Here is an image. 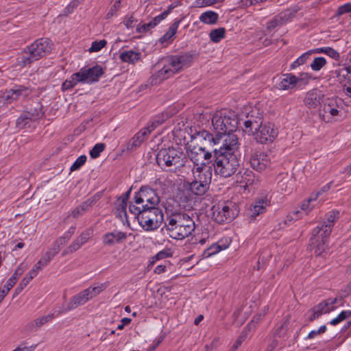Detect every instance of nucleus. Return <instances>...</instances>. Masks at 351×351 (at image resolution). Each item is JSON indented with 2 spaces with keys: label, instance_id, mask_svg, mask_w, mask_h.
I'll return each mask as SVG.
<instances>
[{
  "label": "nucleus",
  "instance_id": "f257e3e1",
  "mask_svg": "<svg viewBox=\"0 0 351 351\" xmlns=\"http://www.w3.org/2000/svg\"><path fill=\"white\" fill-rule=\"evenodd\" d=\"M106 288L105 284H100L95 287H90L72 297L66 306H62L60 310L55 311L53 313L37 318L28 323L26 326V330L28 332L37 330L42 326L52 320L55 317H58L62 313H65L77 308L79 306L84 304L91 298L99 295Z\"/></svg>",
  "mask_w": 351,
  "mask_h": 351
},
{
  "label": "nucleus",
  "instance_id": "f03ea898",
  "mask_svg": "<svg viewBox=\"0 0 351 351\" xmlns=\"http://www.w3.org/2000/svg\"><path fill=\"white\" fill-rule=\"evenodd\" d=\"M339 217V212L332 210L326 214L321 226L315 228L310 239V245L315 250L317 256H324L326 254V242L331 234L335 223Z\"/></svg>",
  "mask_w": 351,
  "mask_h": 351
},
{
  "label": "nucleus",
  "instance_id": "7ed1b4c3",
  "mask_svg": "<svg viewBox=\"0 0 351 351\" xmlns=\"http://www.w3.org/2000/svg\"><path fill=\"white\" fill-rule=\"evenodd\" d=\"M254 114L255 112L252 110L246 115L243 121V130L254 135L255 139L262 144L273 142L278 135L276 129L271 123L263 125L262 118Z\"/></svg>",
  "mask_w": 351,
  "mask_h": 351
},
{
  "label": "nucleus",
  "instance_id": "20e7f679",
  "mask_svg": "<svg viewBox=\"0 0 351 351\" xmlns=\"http://www.w3.org/2000/svg\"><path fill=\"white\" fill-rule=\"evenodd\" d=\"M195 230V223L189 215L177 213L167 219L166 230L170 237L182 240L189 237Z\"/></svg>",
  "mask_w": 351,
  "mask_h": 351
},
{
  "label": "nucleus",
  "instance_id": "39448f33",
  "mask_svg": "<svg viewBox=\"0 0 351 351\" xmlns=\"http://www.w3.org/2000/svg\"><path fill=\"white\" fill-rule=\"evenodd\" d=\"M52 43L48 38H39L25 47L17 58V65L21 68L29 66L51 52Z\"/></svg>",
  "mask_w": 351,
  "mask_h": 351
},
{
  "label": "nucleus",
  "instance_id": "423d86ee",
  "mask_svg": "<svg viewBox=\"0 0 351 351\" xmlns=\"http://www.w3.org/2000/svg\"><path fill=\"white\" fill-rule=\"evenodd\" d=\"M242 117H238L234 112L229 110H223L215 113L212 118L213 128L219 138L223 134L233 132L237 128H243Z\"/></svg>",
  "mask_w": 351,
  "mask_h": 351
},
{
  "label": "nucleus",
  "instance_id": "0eeeda50",
  "mask_svg": "<svg viewBox=\"0 0 351 351\" xmlns=\"http://www.w3.org/2000/svg\"><path fill=\"white\" fill-rule=\"evenodd\" d=\"M146 206L130 205L129 210L137 216L138 223L144 230L152 231L160 226L163 214L158 208H145Z\"/></svg>",
  "mask_w": 351,
  "mask_h": 351
},
{
  "label": "nucleus",
  "instance_id": "6e6552de",
  "mask_svg": "<svg viewBox=\"0 0 351 351\" xmlns=\"http://www.w3.org/2000/svg\"><path fill=\"white\" fill-rule=\"evenodd\" d=\"M206 145H200L199 143H188L186 145V152L188 156L194 164L193 169V173H199L203 167L208 164L212 157V152L214 149L205 147Z\"/></svg>",
  "mask_w": 351,
  "mask_h": 351
},
{
  "label": "nucleus",
  "instance_id": "1a4fd4ad",
  "mask_svg": "<svg viewBox=\"0 0 351 351\" xmlns=\"http://www.w3.org/2000/svg\"><path fill=\"white\" fill-rule=\"evenodd\" d=\"M184 154L180 149L169 147L160 149L156 156V162L162 168L174 167L171 170L176 171L184 166Z\"/></svg>",
  "mask_w": 351,
  "mask_h": 351
},
{
  "label": "nucleus",
  "instance_id": "9d476101",
  "mask_svg": "<svg viewBox=\"0 0 351 351\" xmlns=\"http://www.w3.org/2000/svg\"><path fill=\"white\" fill-rule=\"evenodd\" d=\"M342 101L337 97L326 98L319 109V117L326 123L337 121L343 117Z\"/></svg>",
  "mask_w": 351,
  "mask_h": 351
},
{
  "label": "nucleus",
  "instance_id": "9b49d317",
  "mask_svg": "<svg viewBox=\"0 0 351 351\" xmlns=\"http://www.w3.org/2000/svg\"><path fill=\"white\" fill-rule=\"evenodd\" d=\"M213 216L219 223L231 221L238 215L237 207L232 202H222L212 207Z\"/></svg>",
  "mask_w": 351,
  "mask_h": 351
},
{
  "label": "nucleus",
  "instance_id": "f8f14e48",
  "mask_svg": "<svg viewBox=\"0 0 351 351\" xmlns=\"http://www.w3.org/2000/svg\"><path fill=\"white\" fill-rule=\"evenodd\" d=\"M215 157L214 168L216 174L232 176L236 173L239 165L235 155L215 156Z\"/></svg>",
  "mask_w": 351,
  "mask_h": 351
},
{
  "label": "nucleus",
  "instance_id": "ddd939ff",
  "mask_svg": "<svg viewBox=\"0 0 351 351\" xmlns=\"http://www.w3.org/2000/svg\"><path fill=\"white\" fill-rule=\"evenodd\" d=\"M223 139L221 145L219 149L215 148L213 152L215 156H232L234 155L236 151L239 147V139L236 134L229 132L223 134L220 140Z\"/></svg>",
  "mask_w": 351,
  "mask_h": 351
},
{
  "label": "nucleus",
  "instance_id": "4468645a",
  "mask_svg": "<svg viewBox=\"0 0 351 351\" xmlns=\"http://www.w3.org/2000/svg\"><path fill=\"white\" fill-rule=\"evenodd\" d=\"M159 202L158 197L156 195L154 191L151 189H141L139 192L134 197V204L130 205L145 206V208L152 209L157 208L156 206Z\"/></svg>",
  "mask_w": 351,
  "mask_h": 351
},
{
  "label": "nucleus",
  "instance_id": "2eb2a0df",
  "mask_svg": "<svg viewBox=\"0 0 351 351\" xmlns=\"http://www.w3.org/2000/svg\"><path fill=\"white\" fill-rule=\"evenodd\" d=\"M193 61V56L189 53H184L181 56L167 57L161 60V63L165 64L171 70L173 75L180 71L184 66H188Z\"/></svg>",
  "mask_w": 351,
  "mask_h": 351
},
{
  "label": "nucleus",
  "instance_id": "dca6fc26",
  "mask_svg": "<svg viewBox=\"0 0 351 351\" xmlns=\"http://www.w3.org/2000/svg\"><path fill=\"white\" fill-rule=\"evenodd\" d=\"M30 93L28 88L17 85L13 88L5 90L0 95V106L11 104L18 99L20 97H26Z\"/></svg>",
  "mask_w": 351,
  "mask_h": 351
},
{
  "label": "nucleus",
  "instance_id": "f3484780",
  "mask_svg": "<svg viewBox=\"0 0 351 351\" xmlns=\"http://www.w3.org/2000/svg\"><path fill=\"white\" fill-rule=\"evenodd\" d=\"M82 83L92 84L99 80L104 71L100 66H95L91 68L83 67L79 71Z\"/></svg>",
  "mask_w": 351,
  "mask_h": 351
},
{
  "label": "nucleus",
  "instance_id": "a211bd4d",
  "mask_svg": "<svg viewBox=\"0 0 351 351\" xmlns=\"http://www.w3.org/2000/svg\"><path fill=\"white\" fill-rule=\"evenodd\" d=\"M220 142L219 137L216 134L213 137V134L206 130L198 132L195 136H193L190 143H199L200 145H206L205 147L214 149L213 147L219 144Z\"/></svg>",
  "mask_w": 351,
  "mask_h": 351
},
{
  "label": "nucleus",
  "instance_id": "6ab92c4d",
  "mask_svg": "<svg viewBox=\"0 0 351 351\" xmlns=\"http://www.w3.org/2000/svg\"><path fill=\"white\" fill-rule=\"evenodd\" d=\"M331 77L336 82L342 85L343 90L345 84H348L351 82V66H346L345 65L340 66L335 70L331 71Z\"/></svg>",
  "mask_w": 351,
  "mask_h": 351
},
{
  "label": "nucleus",
  "instance_id": "aec40b11",
  "mask_svg": "<svg viewBox=\"0 0 351 351\" xmlns=\"http://www.w3.org/2000/svg\"><path fill=\"white\" fill-rule=\"evenodd\" d=\"M324 95L322 90L317 88L312 89L306 93L304 102L308 108H315L324 101Z\"/></svg>",
  "mask_w": 351,
  "mask_h": 351
},
{
  "label": "nucleus",
  "instance_id": "412c9836",
  "mask_svg": "<svg viewBox=\"0 0 351 351\" xmlns=\"http://www.w3.org/2000/svg\"><path fill=\"white\" fill-rule=\"evenodd\" d=\"M211 182V177H199V180H196L189 183V189L192 193L197 195L204 194L209 189Z\"/></svg>",
  "mask_w": 351,
  "mask_h": 351
},
{
  "label": "nucleus",
  "instance_id": "4be33fe9",
  "mask_svg": "<svg viewBox=\"0 0 351 351\" xmlns=\"http://www.w3.org/2000/svg\"><path fill=\"white\" fill-rule=\"evenodd\" d=\"M159 70L151 77V83L157 84L173 75L171 70L165 64L161 63V60L156 64Z\"/></svg>",
  "mask_w": 351,
  "mask_h": 351
},
{
  "label": "nucleus",
  "instance_id": "5701e85b",
  "mask_svg": "<svg viewBox=\"0 0 351 351\" xmlns=\"http://www.w3.org/2000/svg\"><path fill=\"white\" fill-rule=\"evenodd\" d=\"M127 234L123 232L114 230L105 234L103 237V243L106 245H113L115 243H121L127 239Z\"/></svg>",
  "mask_w": 351,
  "mask_h": 351
},
{
  "label": "nucleus",
  "instance_id": "b1692460",
  "mask_svg": "<svg viewBox=\"0 0 351 351\" xmlns=\"http://www.w3.org/2000/svg\"><path fill=\"white\" fill-rule=\"evenodd\" d=\"M149 134V128H143L141 131L136 133L128 142L127 149L128 150H133L145 141V139Z\"/></svg>",
  "mask_w": 351,
  "mask_h": 351
},
{
  "label": "nucleus",
  "instance_id": "393cba45",
  "mask_svg": "<svg viewBox=\"0 0 351 351\" xmlns=\"http://www.w3.org/2000/svg\"><path fill=\"white\" fill-rule=\"evenodd\" d=\"M291 12L289 11H285L280 13L276 16L273 19L268 21L267 23V28L272 31L278 26L282 25L287 22L290 18Z\"/></svg>",
  "mask_w": 351,
  "mask_h": 351
},
{
  "label": "nucleus",
  "instance_id": "a878e982",
  "mask_svg": "<svg viewBox=\"0 0 351 351\" xmlns=\"http://www.w3.org/2000/svg\"><path fill=\"white\" fill-rule=\"evenodd\" d=\"M132 189L130 188L125 193L119 197L114 203L115 208L119 212V216L121 217L122 215L126 216L127 204L129 197L131 193Z\"/></svg>",
  "mask_w": 351,
  "mask_h": 351
},
{
  "label": "nucleus",
  "instance_id": "bb28decb",
  "mask_svg": "<svg viewBox=\"0 0 351 351\" xmlns=\"http://www.w3.org/2000/svg\"><path fill=\"white\" fill-rule=\"evenodd\" d=\"M120 60L125 63L135 64L141 59V53L134 50L123 51L119 54Z\"/></svg>",
  "mask_w": 351,
  "mask_h": 351
},
{
  "label": "nucleus",
  "instance_id": "cd10ccee",
  "mask_svg": "<svg viewBox=\"0 0 351 351\" xmlns=\"http://www.w3.org/2000/svg\"><path fill=\"white\" fill-rule=\"evenodd\" d=\"M283 78L277 84L276 87L279 90H288L295 86L298 82V77L288 73L283 75Z\"/></svg>",
  "mask_w": 351,
  "mask_h": 351
},
{
  "label": "nucleus",
  "instance_id": "c85d7f7f",
  "mask_svg": "<svg viewBox=\"0 0 351 351\" xmlns=\"http://www.w3.org/2000/svg\"><path fill=\"white\" fill-rule=\"evenodd\" d=\"M264 156L262 154H255L252 156L250 165L252 168L257 173H263L267 167V161L263 159Z\"/></svg>",
  "mask_w": 351,
  "mask_h": 351
},
{
  "label": "nucleus",
  "instance_id": "c756f323",
  "mask_svg": "<svg viewBox=\"0 0 351 351\" xmlns=\"http://www.w3.org/2000/svg\"><path fill=\"white\" fill-rule=\"evenodd\" d=\"M269 205V201L266 199L261 198L256 200L253 207L250 209V217L256 218L258 215L264 213Z\"/></svg>",
  "mask_w": 351,
  "mask_h": 351
},
{
  "label": "nucleus",
  "instance_id": "7c9ffc66",
  "mask_svg": "<svg viewBox=\"0 0 351 351\" xmlns=\"http://www.w3.org/2000/svg\"><path fill=\"white\" fill-rule=\"evenodd\" d=\"M199 21L205 24L214 25L219 20V14L214 11H206L203 12L199 18Z\"/></svg>",
  "mask_w": 351,
  "mask_h": 351
},
{
  "label": "nucleus",
  "instance_id": "2f4dec72",
  "mask_svg": "<svg viewBox=\"0 0 351 351\" xmlns=\"http://www.w3.org/2000/svg\"><path fill=\"white\" fill-rule=\"evenodd\" d=\"M66 245L65 240L62 239H57L44 254L48 259L51 260L61 250L62 246Z\"/></svg>",
  "mask_w": 351,
  "mask_h": 351
},
{
  "label": "nucleus",
  "instance_id": "473e14b6",
  "mask_svg": "<svg viewBox=\"0 0 351 351\" xmlns=\"http://www.w3.org/2000/svg\"><path fill=\"white\" fill-rule=\"evenodd\" d=\"M77 83H82V78L78 72L73 73L69 79L62 84V90L65 91L73 88Z\"/></svg>",
  "mask_w": 351,
  "mask_h": 351
},
{
  "label": "nucleus",
  "instance_id": "72a5a7b5",
  "mask_svg": "<svg viewBox=\"0 0 351 351\" xmlns=\"http://www.w3.org/2000/svg\"><path fill=\"white\" fill-rule=\"evenodd\" d=\"M240 180H237L234 187L239 193L245 194L246 191L248 192L250 191V187L252 185L254 180L244 177H240Z\"/></svg>",
  "mask_w": 351,
  "mask_h": 351
},
{
  "label": "nucleus",
  "instance_id": "f704fd0d",
  "mask_svg": "<svg viewBox=\"0 0 351 351\" xmlns=\"http://www.w3.org/2000/svg\"><path fill=\"white\" fill-rule=\"evenodd\" d=\"M180 21V20H176L173 22V23L169 28L168 31L160 38V41L161 43H166L173 37L177 32Z\"/></svg>",
  "mask_w": 351,
  "mask_h": 351
},
{
  "label": "nucleus",
  "instance_id": "c9c22d12",
  "mask_svg": "<svg viewBox=\"0 0 351 351\" xmlns=\"http://www.w3.org/2000/svg\"><path fill=\"white\" fill-rule=\"evenodd\" d=\"M337 300L338 299L337 298H328L321 302L319 303V304L321 306L324 313L326 314L334 311L336 308L335 304L337 303Z\"/></svg>",
  "mask_w": 351,
  "mask_h": 351
},
{
  "label": "nucleus",
  "instance_id": "e433bc0d",
  "mask_svg": "<svg viewBox=\"0 0 351 351\" xmlns=\"http://www.w3.org/2000/svg\"><path fill=\"white\" fill-rule=\"evenodd\" d=\"M226 29L224 27H219L210 31L209 36L213 43H219L221 39L225 37Z\"/></svg>",
  "mask_w": 351,
  "mask_h": 351
},
{
  "label": "nucleus",
  "instance_id": "4c0bfd02",
  "mask_svg": "<svg viewBox=\"0 0 351 351\" xmlns=\"http://www.w3.org/2000/svg\"><path fill=\"white\" fill-rule=\"evenodd\" d=\"M323 314L325 313H324L321 306L318 304L308 311L307 315H308V321L313 322L319 318Z\"/></svg>",
  "mask_w": 351,
  "mask_h": 351
},
{
  "label": "nucleus",
  "instance_id": "58836bf2",
  "mask_svg": "<svg viewBox=\"0 0 351 351\" xmlns=\"http://www.w3.org/2000/svg\"><path fill=\"white\" fill-rule=\"evenodd\" d=\"M319 193L316 194L314 197H310L306 201L303 202L301 204L300 208L301 210L307 215L314 207L315 205L313 204V202L317 200Z\"/></svg>",
  "mask_w": 351,
  "mask_h": 351
},
{
  "label": "nucleus",
  "instance_id": "ea45409f",
  "mask_svg": "<svg viewBox=\"0 0 351 351\" xmlns=\"http://www.w3.org/2000/svg\"><path fill=\"white\" fill-rule=\"evenodd\" d=\"M326 64V60L324 57H316L311 64V68L314 71H320Z\"/></svg>",
  "mask_w": 351,
  "mask_h": 351
},
{
  "label": "nucleus",
  "instance_id": "a19ab883",
  "mask_svg": "<svg viewBox=\"0 0 351 351\" xmlns=\"http://www.w3.org/2000/svg\"><path fill=\"white\" fill-rule=\"evenodd\" d=\"M351 316V311H343L335 318L332 319L330 324L336 326Z\"/></svg>",
  "mask_w": 351,
  "mask_h": 351
},
{
  "label": "nucleus",
  "instance_id": "79ce46f5",
  "mask_svg": "<svg viewBox=\"0 0 351 351\" xmlns=\"http://www.w3.org/2000/svg\"><path fill=\"white\" fill-rule=\"evenodd\" d=\"M311 55V53L310 50L304 53L302 55H301L296 60H295L291 64V68L295 69V68L298 67L299 66L304 64V63H306V62L309 58Z\"/></svg>",
  "mask_w": 351,
  "mask_h": 351
},
{
  "label": "nucleus",
  "instance_id": "37998d69",
  "mask_svg": "<svg viewBox=\"0 0 351 351\" xmlns=\"http://www.w3.org/2000/svg\"><path fill=\"white\" fill-rule=\"evenodd\" d=\"M226 247L223 248L219 245L215 243L213 244L210 247L207 248L203 254L204 257L208 258L213 255L216 254L219 252H220L221 250L225 249Z\"/></svg>",
  "mask_w": 351,
  "mask_h": 351
},
{
  "label": "nucleus",
  "instance_id": "c03bdc74",
  "mask_svg": "<svg viewBox=\"0 0 351 351\" xmlns=\"http://www.w3.org/2000/svg\"><path fill=\"white\" fill-rule=\"evenodd\" d=\"M27 116H29L28 114H25L23 112L16 120V126L21 129L26 126L27 124L29 123V121H32L31 119H34L35 117H28Z\"/></svg>",
  "mask_w": 351,
  "mask_h": 351
},
{
  "label": "nucleus",
  "instance_id": "a18cd8bd",
  "mask_svg": "<svg viewBox=\"0 0 351 351\" xmlns=\"http://www.w3.org/2000/svg\"><path fill=\"white\" fill-rule=\"evenodd\" d=\"M106 147L104 143H100L96 144L92 149L90 151V156L92 158H97L99 156L101 152H102Z\"/></svg>",
  "mask_w": 351,
  "mask_h": 351
},
{
  "label": "nucleus",
  "instance_id": "49530a36",
  "mask_svg": "<svg viewBox=\"0 0 351 351\" xmlns=\"http://www.w3.org/2000/svg\"><path fill=\"white\" fill-rule=\"evenodd\" d=\"M87 159L86 156L82 155L78 157L74 163L70 167V171H73L77 169H79L82 165H84Z\"/></svg>",
  "mask_w": 351,
  "mask_h": 351
},
{
  "label": "nucleus",
  "instance_id": "de8ad7c7",
  "mask_svg": "<svg viewBox=\"0 0 351 351\" xmlns=\"http://www.w3.org/2000/svg\"><path fill=\"white\" fill-rule=\"evenodd\" d=\"M83 243H81L80 241L77 238L62 253L65 255L69 253H72L77 250L81 247Z\"/></svg>",
  "mask_w": 351,
  "mask_h": 351
},
{
  "label": "nucleus",
  "instance_id": "09e8293b",
  "mask_svg": "<svg viewBox=\"0 0 351 351\" xmlns=\"http://www.w3.org/2000/svg\"><path fill=\"white\" fill-rule=\"evenodd\" d=\"M107 44L106 40H101L99 41H94L92 43L90 48L89 49L90 52H96L100 51Z\"/></svg>",
  "mask_w": 351,
  "mask_h": 351
},
{
  "label": "nucleus",
  "instance_id": "8fccbe9b",
  "mask_svg": "<svg viewBox=\"0 0 351 351\" xmlns=\"http://www.w3.org/2000/svg\"><path fill=\"white\" fill-rule=\"evenodd\" d=\"M222 1L223 0H196L195 2V6L197 8L210 6Z\"/></svg>",
  "mask_w": 351,
  "mask_h": 351
},
{
  "label": "nucleus",
  "instance_id": "3c124183",
  "mask_svg": "<svg viewBox=\"0 0 351 351\" xmlns=\"http://www.w3.org/2000/svg\"><path fill=\"white\" fill-rule=\"evenodd\" d=\"M15 284L16 277H10L1 291L6 295Z\"/></svg>",
  "mask_w": 351,
  "mask_h": 351
},
{
  "label": "nucleus",
  "instance_id": "603ef678",
  "mask_svg": "<svg viewBox=\"0 0 351 351\" xmlns=\"http://www.w3.org/2000/svg\"><path fill=\"white\" fill-rule=\"evenodd\" d=\"M165 121L164 116L162 115V118H155L154 120L149 123L145 128H149V134L152 131H153L155 128H156L158 126L161 125Z\"/></svg>",
  "mask_w": 351,
  "mask_h": 351
},
{
  "label": "nucleus",
  "instance_id": "864d4df0",
  "mask_svg": "<svg viewBox=\"0 0 351 351\" xmlns=\"http://www.w3.org/2000/svg\"><path fill=\"white\" fill-rule=\"evenodd\" d=\"M326 330V326H320L317 330H314L311 331L307 337V339H314L317 335L324 333Z\"/></svg>",
  "mask_w": 351,
  "mask_h": 351
},
{
  "label": "nucleus",
  "instance_id": "5fc2aeb1",
  "mask_svg": "<svg viewBox=\"0 0 351 351\" xmlns=\"http://www.w3.org/2000/svg\"><path fill=\"white\" fill-rule=\"evenodd\" d=\"M25 113L29 114V116H27L28 117H35L34 119H31V121H36L42 117L43 115V112L41 111L40 109L38 110L37 109H35L34 111L30 110L29 111L25 112Z\"/></svg>",
  "mask_w": 351,
  "mask_h": 351
},
{
  "label": "nucleus",
  "instance_id": "6e6d98bb",
  "mask_svg": "<svg viewBox=\"0 0 351 351\" xmlns=\"http://www.w3.org/2000/svg\"><path fill=\"white\" fill-rule=\"evenodd\" d=\"M351 12V3H346L337 10V15H343L346 13Z\"/></svg>",
  "mask_w": 351,
  "mask_h": 351
},
{
  "label": "nucleus",
  "instance_id": "4d7b16f0",
  "mask_svg": "<svg viewBox=\"0 0 351 351\" xmlns=\"http://www.w3.org/2000/svg\"><path fill=\"white\" fill-rule=\"evenodd\" d=\"M326 54L335 60H339L340 57L339 53L337 51L329 47H326Z\"/></svg>",
  "mask_w": 351,
  "mask_h": 351
},
{
  "label": "nucleus",
  "instance_id": "13d9d810",
  "mask_svg": "<svg viewBox=\"0 0 351 351\" xmlns=\"http://www.w3.org/2000/svg\"><path fill=\"white\" fill-rule=\"evenodd\" d=\"M51 260L48 259L47 257L45 255L41 258L40 261H38L34 265L36 268H38L40 270L42 269L44 267L47 266Z\"/></svg>",
  "mask_w": 351,
  "mask_h": 351
},
{
  "label": "nucleus",
  "instance_id": "bf43d9fd",
  "mask_svg": "<svg viewBox=\"0 0 351 351\" xmlns=\"http://www.w3.org/2000/svg\"><path fill=\"white\" fill-rule=\"evenodd\" d=\"M29 280L25 277L21 281L19 287L14 291V295H18L29 283Z\"/></svg>",
  "mask_w": 351,
  "mask_h": 351
},
{
  "label": "nucleus",
  "instance_id": "052dcab7",
  "mask_svg": "<svg viewBox=\"0 0 351 351\" xmlns=\"http://www.w3.org/2000/svg\"><path fill=\"white\" fill-rule=\"evenodd\" d=\"M90 237V230H86L83 232L81 235L77 237V239L80 241L81 243L84 244Z\"/></svg>",
  "mask_w": 351,
  "mask_h": 351
},
{
  "label": "nucleus",
  "instance_id": "680f3d73",
  "mask_svg": "<svg viewBox=\"0 0 351 351\" xmlns=\"http://www.w3.org/2000/svg\"><path fill=\"white\" fill-rule=\"evenodd\" d=\"M39 271L40 269L36 268V267L34 265L32 269H31L25 277L31 281L35 276H37Z\"/></svg>",
  "mask_w": 351,
  "mask_h": 351
},
{
  "label": "nucleus",
  "instance_id": "e2e57ef3",
  "mask_svg": "<svg viewBox=\"0 0 351 351\" xmlns=\"http://www.w3.org/2000/svg\"><path fill=\"white\" fill-rule=\"evenodd\" d=\"M75 230V228L72 226L71 227L69 230L64 234V235L62 237H60L59 239H62L65 240V243H66L69 240L71 239V236L74 234Z\"/></svg>",
  "mask_w": 351,
  "mask_h": 351
},
{
  "label": "nucleus",
  "instance_id": "0e129e2a",
  "mask_svg": "<svg viewBox=\"0 0 351 351\" xmlns=\"http://www.w3.org/2000/svg\"><path fill=\"white\" fill-rule=\"evenodd\" d=\"M101 194L97 193L86 200V202L88 203L90 208L99 201V199L101 198Z\"/></svg>",
  "mask_w": 351,
  "mask_h": 351
},
{
  "label": "nucleus",
  "instance_id": "69168bd1",
  "mask_svg": "<svg viewBox=\"0 0 351 351\" xmlns=\"http://www.w3.org/2000/svg\"><path fill=\"white\" fill-rule=\"evenodd\" d=\"M83 210L84 208H80L79 206H77L72 211L71 215L75 219H77L85 213L83 212Z\"/></svg>",
  "mask_w": 351,
  "mask_h": 351
},
{
  "label": "nucleus",
  "instance_id": "338daca9",
  "mask_svg": "<svg viewBox=\"0 0 351 351\" xmlns=\"http://www.w3.org/2000/svg\"><path fill=\"white\" fill-rule=\"evenodd\" d=\"M132 319L128 317H124L121 320V324L118 325L117 329L118 330H122L123 329L124 326L125 325L129 324L131 322Z\"/></svg>",
  "mask_w": 351,
  "mask_h": 351
},
{
  "label": "nucleus",
  "instance_id": "774afa93",
  "mask_svg": "<svg viewBox=\"0 0 351 351\" xmlns=\"http://www.w3.org/2000/svg\"><path fill=\"white\" fill-rule=\"evenodd\" d=\"M244 340H245V336L243 335H241L239 337L238 339L234 343V344L233 345V348L234 350H237L242 344V343L243 342Z\"/></svg>",
  "mask_w": 351,
  "mask_h": 351
}]
</instances>
